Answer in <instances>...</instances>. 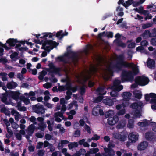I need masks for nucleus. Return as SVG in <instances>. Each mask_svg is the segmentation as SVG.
<instances>
[{
  "instance_id": "1",
  "label": "nucleus",
  "mask_w": 156,
  "mask_h": 156,
  "mask_svg": "<svg viewBox=\"0 0 156 156\" xmlns=\"http://www.w3.org/2000/svg\"><path fill=\"white\" fill-rule=\"evenodd\" d=\"M95 58L97 61L96 65L92 66L89 71L87 70L85 73L76 76L79 83H83L89 78L90 74L97 71H99L103 78L107 80L111 76H112L114 69H120L123 66L130 67L133 71V72L130 71L122 73V81L123 82L132 81L133 79V74H137L139 72L136 65L133 63H128L124 61V57L122 55L119 56L115 55L110 59H108L100 55H96Z\"/></svg>"
},
{
  "instance_id": "2",
  "label": "nucleus",
  "mask_w": 156,
  "mask_h": 156,
  "mask_svg": "<svg viewBox=\"0 0 156 156\" xmlns=\"http://www.w3.org/2000/svg\"><path fill=\"white\" fill-rule=\"evenodd\" d=\"M120 83V80H115L113 82V85L111 86L108 88V89L111 88L115 90L111 92L110 93V94L112 97H117L118 94L116 91H119L123 89L122 86L119 85Z\"/></svg>"
},
{
  "instance_id": "3",
  "label": "nucleus",
  "mask_w": 156,
  "mask_h": 156,
  "mask_svg": "<svg viewBox=\"0 0 156 156\" xmlns=\"http://www.w3.org/2000/svg\"><path fill=\"white\" fill-rule=\"evenodd\" d=\"M35 129V126L33 124H31L25 130H23L21 131L22 134L28 141L29 143L32 142L30 140V138L32 136Z\"/></svg>"
},
{
  "instance_id": "4",
  "label": "nucleus",
  "mask_w": 156,
  "mask_h": 156,
  "mask_svg": "<svg viewBox=\"0 0 156 156\" xmlns=\"http://www.w3.org/2000/svg\"><path fill=\"white\" fill-rule=\"evenodd\" d=\"M58 44L51 40H47L44 41L41 48L42 49L49 52L54 47L58 45Z\"/></svg>"
},
{
  "instance_id": "5",
  "label": "nucleus",
  "mask_w": 156,
  "mask_h": 156,
  "mask_svg": "<svg viewBox=\"0 0 156 156\" xmlns=\"http://www.w3.org/2000/svg\"><path fill=\"white\" fill-rule=\"evenodd\" d=\"M49 66L50 69L48 70V71L49 72L48 74L50 75L52 77V78L50 79L51 81L54 83H56L57 81V80L55 78H53L54 75L52 73H58L60 70V69L59 68L56 67L52 64H49Z\"/></svg>"
},
{
  "instance_id": "6",
  "label": "nucleus",
  "mask_w": 156,
  "mask_h": 156,
  "mask_svg": "<svg viewBox=\"0 0 156 156\" xmlns=\"http://www.w3.org/2000/svg\"><path fill=\"white\" fill-rule=\"evenodd\" d=\"M135 82L141 86L145 85L148 83V78L143 76H138L135 79Z\"/></svg>"
},
{
  "instance_id": "7",
  "label": "nucleus",
  "mask_w": 156,
  "mask_h": 156,
  "mask_svg": "<svg viewBox=\"0 0 156 156\" xmlns=\"http://www.w3.org/2000/svg\"><path fill=\"white\" fill-rule=\"evenodd\" d=\"M113 137L119 140L124 142L127 138V136L122 132H114L112 133Z\"/></svg>"
},
{
  "instance_id": "8",
  "label": "nucleus",
  "mask_w": 156,
  "mask_h": 156,
  "mask_svg": "<svg viewBox=\"0 0 156 156\" xmlns=\"http://www.w3.org/2000/svg\"><path fill=\"white\" fill-rule=\"evenodd\" d=\"M33 109L34 112L38 114H42L45 112L44 107L41 105H35Z\"/></svg>"
},
{
  "instance_id": "9",
  "label": "nucleus",
  "mask_w": 156,
  "mask_h": 156,
  "mask_svg": "<svg viewBox=\"0 0 156 156\" xmlns=\"http://www.w3.org/2000/svg\"><path fill=\"white\" fill-rule=\"evenodd\" d=\"M104 150L105 152L102 153V156H114L115 154L113 149L105 147L104 148Z\"/></svg>"
},
{
  "instance_id": "10",
  "label": "nucleus",
  "mask_w": 156,
  "mask_h": 156,
  "mask_svg": "<svg viewBox=\"0 0 156 156\" xmlns=\"http://www.w3.org/2000/svg\"><path fill=\"white\" fill-rule=\"evenodd\" d=\"M119 119L117 115H115L113 117H110L108 119V124L111 125H113L116 124L119 121Z\"/></svg>"
},
{
  "instance_id": "11",
  "label": "nucleus",
  "mask_w": 156,
  "mask_h": 156,
  "mask_svg": "<svg viewBox=\"0 0 156 156\" xmlns=\"http://www.w3.org/2000/svg\"><path fill=\"white\" fill-rule=\"evenodd\" d=\"M60 103L61 107V111L64 113L65 112L67 109V107L65 104H67V102L66 101L64 98H62L60 99Z\"/></svg>"
},
{
  "instance_id": "12",
  "label": "nucleus",
  "mask_w": 156,
  "mask_h": 156,
  "mask_svg": "<svg viewBox=\"0 0 156 156\" xmlns=\"http://www.w3.org/2000/svg\"><path fill=\"white\" fill-rule=\"evenodd\" d=\"M128 137L132 143H134L138 140V135L134 133H132L129 134Z\"/></svg>"
},
{
  "instance_id": "13",
  "label": "nucleus",
  "mask_w": 156,
  "mask_h": 156,
  "mask_svg": "<svg viewBox=\"0 0 156 156\" xmlns=\"http://www.w3.org/2000/svg\"><path fill=\"white\" fill-rule=\"evenodd\" d=\"M148 143L146 141L141 142L138 145L137 147L138 149L139 150H144L147 147Z\"/></svg>"
},
{
  "instance_id": "14",
  "label": "nucleus",
  "mask_w": 156,
  "mask_h": 156,
  "mask_svg": "<svg viewBox=\"0 0 156 156\" xmlns=\"http://www.w3.org/2000/svg\"><path fill=\"white\" fill-rule=\"evenodd\" d=\"M143 106V103L140 101H139L137 103H133L130 105V107L136 110L140 109L142 106Z\"/></svg>"
},
{
  "instance_id": "15",
  "label": "nucleus",
  "mask_w": 156,
  "mask_h": 156,
  "mask_svg": "<svg viewBox=\"0 0 156 156\" xmlns=\"http://www.w3.org/2000/svg\"><path fill=\"white\" fill-rule=\"evenodd\" d=\"M147 65L149 68L154 69L155 66L154 60L153 59L149 58L147 62Z\"/></svg>"
},
{
  "instance_id": "16",
  "label": "nucleus",
  "mask_w": 156,
  "mask_h": 156,
  "mask_svg": "<svg viewBox=\"0 0 156 156\" xmlns=\"http://www.w3.org/2000/svg\"><path fill=\"white\" fill-rule=\"evenodd\" d=\"M17 86V83L13 81L8 83L6 85L7 87L9 89H12L16 87Z\"/></svg>"
},
{
  "instance_id": "17",
  "label": "nucleus",
  "mask_w": 156,
  "mask_h": 156,
  "mask_svg": "<svg viewBox=\"0 0 156 156\" xmlns=\"http://www.w3.org/2000/svg\"><path fill=\"white\" fill-rule=\"evenodd\" d=\"M141 36L144 38L145 39H147L149 37H152L154 36L152 35L150 31L148 30H145L144 32L142 34Z\"/></svg>"
},
{
  "instance_id": "18",
  "label": "nucleus",
  "mask_w": 156,
  "mask_h": 156,
  "mask_svg": "<svg viewBox=\"0 0 156 156\" xmlns=\"http://www.w3.org/2000/svg\"><path fill=\"white\" fill-rule=\"evenodd\" d=\"M122 95L124 99L128 101L130 99L132 94L130 92H125L122 93Z\"/></svg>"
},
{
  "instance_id": "19",
  "label": "nucleus",
  "mask_w": 156,
  "mask_h": 156,
  "mask_svg": "<svg viewBox=\"0 0 156 156\" xmlns=\"http://www.w3.org/2000/svg\"><path fill=\"white\" fill-rule=\"evenodd\" d=\"M96 92L97 94L101 95L105 94L106 92V91L105 90V87L104 86L98 88L97 89Z\"/></svg>"
},
{
  "instance_id": "20",
  "label": "nucleus",
  "mask_w": 156,
  "mask_h": 156,
  "mask_svg": "<svg viewBox=\"0 0 156 156\" xmlns=\"http://www.w3.org/2000/svg\"><path fill=\"white\" fill-rule=\"evenodd\" d=\"M12 114L14 115L15 116V120L18 121L21 118V115L16 110H13L11 111Z\"/></svg>"
},
{
  "instance_id": "21",
  "label": "nucleus",
  "mask_w": 156,
  "mask_h": 156,
  "mask_svg": "<svg viewBox=\"0 0 156 156\" xmlns=\"http://www.w3.org/2000/svg\"><path fill=\"white\" fill-rule=\"evenodd\" d=\"M156 98V94L154 93H150L145 95V99L147 101H149L150 98Z\"/></svg>"
},
{
  "instance_id": "22",
  "label": "nucleus",
  "mask_w": 156,
  "mask_h": 156,
  "mask_svg": "<svg viewBox=\"0 0 156 156\" xmlns=\"http://www.w3.org/2000/svg\"><path fill=\"white\" fill-rule=\"evenodd\" d=\"M68 55V54H65L63 56L58 57L56 58V60L58 61H62L64 63H67L68 61L66 60V58Z\"/></svg>"
},
{
  "instance_id": "23",
  "label": "nucleus",
  "mask_w": 156,
  "mask_h": 156,
  "mask_svg": "<svg viewBox=\"0 0 156 156\" xmlns=\"http://www.w3.org/2000/svg\"><path fill=\"white\" fill-rule=\"evenodd\" d=\"M149 122L150 121H148L146 119H144L143 122H138V125L140 126L145 127L149 125H151V123H150Z\"/></svg>"
},
{
  "instance_id": "24",
  "label": "nucleus",
  "mask_w": 156,
  "mask_h": 156,
  "mask_svg": "<svg viewBox=\"0 0 156 156\" xmlns=\"http://www.w3.org/2000/svg\"><path fill=\"white\" fill-rule=\"evenodd\" d=\"M20 94V93L17 92H13L11 94V96L12 98L18 101Z\"/></svg>"
},
{
  "instance_id": "25",
  "label": "nucleus",
  "mask_w": 156,
  "mask_h": 156,
  "mask_svg": "<svg viewBox=\"0 0 156 156\" xmlns=\"http://www.w3.org/2000/svg\"><path fill=\"white\" fill-rule=\"evenodd\" d=\"M55 128L59 129V133L61 134L64 133L66 132V129L63 127L61 124L57 125L55 126Z\"/></svg>"
},
{
  "instance_id": "26",
  "label": "nucleus",
  "mask_w": 156,
  "mask_h": 156,
  "mask_svg": "<svg viewBox=\"0 0 156 156\" xmlns=\"http://www.w3.org/2000/svg\"><path fill=\"white\" fill-rule=\"evenodd\" d=\"M126 125V121L125 120H121L117 126L118 129H121L124 128Z\"/></svg>"
},
{
  "instance_id": "27",
  "label": "nucleus",
  "mask_w": 156,
  "mask_h": 156,
  "mask_svg": "<svg viewBox=\"0 0 156 156\" xmlns=\"http://www.w3.org/2000/svg\"><path fill=\"white\" fill-rule=\"evenodd\" d=\"M67 90L72 91L73 92H74L77 90V88L76 87H72L70 86L69 80L67 81V86H66Z\"/></svg>"
},
{
  "instance_id": "28",
  "label": "nucleus",
  "mask_w": 156,
  "mask_h": 156,
  "mask_svg": "<svg viewBox=\"0 0 156 156\" xmlns=\"http://www.w3.org/2000/svg\"><path fill=\"white\" fill-rule=\"evenodd\" d=\"M62 81L63 82H66V84L65 86H60L58 87V90L59 91H62L65 90L66 89L67 90L66 86H67V81H69L68 78H66L65 79H62Z\"/></svg>"
},
{
  "instance_id": "29",
  "label": "nucleus",
  "mask_w": 156,
  "mask_h": 156,
  "mask_svg": "<svg viewBox=\"0 0 156 156\" xmlns=\"http://www.w3.org/2000/svg\"><path fill=\"white\" fill-rule=\"evenodd\" d=\"M23 130H20L19 132H17L15 133V136L16 138V139L18 140L19 141H21L22 140V136L23 135L22 133H21V131Z\"/></svg>"
},
{
  "instance_id": "30",
  "label": "nucleus",
  "mask_w": 156,
  "mask_h": 156,
  "mask_svg": "<svg viewBox=\"0 0 156 156\" xmlns=\"http://www.w3.org/2000/svg\"><path fill=\"white\" fill-rule=\"evenodd\" d=\"M103 102L106 105H108L109 106H112L113 104V103L112 100L109 98H107L103 99Z\"/></svg>"
},
{
  "instance_id": "31",
  "label": "nucleus",
  "mask_w": 156,
  "mask_h": 156,
  "mask_svg": "<svg viewBox=\"0 0 156 156\" xmlns=\"http://www.w3.org/2000/svg\"><path fill=\"white\" fill-rule=\"evenodd\" d=\"M114 42L118 46L122 47H125L126 46V44L122 42V41L119 40L118 39H116L114 41Z\"/></svg>"
},
{
  "instance_id": "32",
  "label": "nucleus",
  "mask_w": 156,
  "mask_h": 156,
  "mask_svg": "<svg viewBox=\"0 0 156 156\" xmlns=\"http://www.w3.org/2000/svg\"><path fill=\"white\" fill-rule=\"evenodd\" d=\"M7 43L9 44L10 46H14L17 43V41L12 39H10L7 40Z\"/></svg>"
},
{
  "instance_id": "33",
  "label": "nucleus",
  "mask_w": 156,
  "mask_h": 156,
  "mask_svg": "<svg viewBox=\"0 0 156 156\" xmlns=\"http://www.w3.org/2000/svg\"><path fill=\"white\" fill-rule=\"evenodd\" d=\"M64 113L62 112V111H58L57 112H55L54 113V117H60L63 119H64V117L63 115V114Z\"/></svg>"
},
{
  "instance_id": "34",
  "label": "nucleus",
  "mask_w": 156,
  "mask_h": 156,
  "mask_svg": "<svg viewBox=\"0 0 156 156\" xmlns=\"http://www.w3.org/2000/svg\"><path fill=\"white\" fill-rule=\"evenodd\" d=\"M114 112L112 110H109L105 112V117L109 118L110 117L114 115Z\"/></svg>"
},
{
  "instance_id": "35",
  "label": "nucleus",
  "mask_w": 156,
  "mask_h": 156,
  "mask_svg": "<svg viewBox=\"0 0 156 156\" xmlns=\"http://www.w3.org/2000/svg\"><path fill=\"white\" fill-rule=\"evenodd\" d=\"M133 93L136 98L140 99L141 98L142 94L140 91L136 90L134 91Z\"/></svg>"
},
{
  "instance_id": "36",
  "label": "nucleus",
  "mask_w": 156,
  "mask_h": 156,
  "mask_svg": "<svg viewBox=\"0 0 156 156\" xmlns=\"http://www.w3.org/2000/svg\"><path fill=\"white\" fill-rule=\"evenodd\" d=\"M20 99L21 101H23L26 105H28L30 102V99L25 97V96L21 97L20 98Z\"/></svg>"
},
{
  "instance_id": "37",
  "label": "nucleus",
  "mask_w": 156,
  "mask_h": 156,
  "mask_svg": "<svg viewBox=\"0 0 156 156\" xmlns=\"http://www.w3.org/2000/svg\"><path fill=\"white\" fill-rule=\"evenodd\" d=\"M78 144L77 142H73L70 143V144L68 145L69 148L70 150H71L73 148L77 147H78Z\"/></svg>"
},
{
  "instance_id": "38",
  "label": "nucleus",
  "mask_w": 156,
  "mask_h": 156,
  "mask_svg": "<svg viewBox=\"0 0 156 156\" xmlns=\"http://www.w3.org/2000/svg\"><path fill=\"white\" fill-rule=\"evenodd\" d=\"M38 128L42 131H44L46 128V124L44 122H41L38 124Z\"/></svg>"
},
{
  "instance_id": "39",
  "label": "nucleus",
  "mask_w": 156,
  "mask_h": 156,
  "mask_svg": "<svg viewBox=\"0 0 156 156\" xmlns=\"http://www.w3.org/2000/svg\"><path fill=\"white\" fill-rule=\"evenodd\" d=\"M7 75V73L5 72H2L0 73V76H1L2 81H5L7 80V78L6 76Z\"/></svg>"
},
{
  "instance_id": "40",
  "label": "nucleus",
  "mask_w": 156,
  "mask_h": 156,
  "mask_svg": "<svg viewBox=\"0 0 156 156\" xmlns=\"http://www.w3.org/2000/svg\"><path fill=\"white\" fill-rule=\"evenodd\" d=\"M0 111L2 112L5 113L6 115H10V111L5 107L2 108Z\"/></svg>"
},
{
  "instance_id": "41",
  "label": "nucleus",
  "mask_w": 156,
  "mask_h": 156,
  "mask_svg": "<svg viewBox=\"0 0 156 156\" xmlns=\"http://www.w3.org/2000/svg\"><path fill=\"white\" fill-rule=\"evenodd\" d=\"M86 151L84 149H81L80 150L76 153V156H80L81 155H83L86 153Z\"/></svg>"
},
{
  "instance_id": "42",
  "label": "nucleus",
  "mask_w": 156,
  "mask_h": 156,
  "mask_svg": "<svg viewBox=\"0 0 156 156\" xmlns=\"http://www.w3.org/2000/svg\"><path fill=\"white\" fill-rule=\"evenodd\" d=\"M99 111V107L97 106L96 107L94 108L93 109L92 113L93 115L97 116L98 115Z\"/></svg>"
},
{
  "instance_id": "43",
  "label": "nucleus",
  "mask_w": 156,
  "mask_h": 156,
  "mask_svg": "<svg viewBox=\"0 0 156 156\" xmlns=\"http://www.w3.org/2000/svg\"><path fill=\"white\" fill-rule=\"evenodd\" d=\"M153 136V133L151 132H148L145 133V137L147 139L150 140L152 139Z\"/></svg>"
},
{
  "instance_id": "44",
  "label": "nucleus",
  "mask_w": 156,
  "mask_h": 156,
  "mask_svg": "<svg viewBox=\"0 0 156 156\" xmlns=\"http://www.w3.org/2000/svg\"><path fill=\"white\" fill-rule=\"evenodd\" d=\"M47 74L46 71L44 70H43L40 73V75L38 76V78L40 80H42L44 79V76Z\"/></svg>"
},
{
  "instance_id": "45",
  "label": "nucleus",
  "mask_w": 156,
  "mask_h": 156,
  "mask_svg": "<svg viewBox=\"0 0 156 156\" xmlns=\"http://www.w3.org/2000/svg\"><path fill=\"white\" fill-rule=\"evenodd\" d=\"M134 121L133 119H130L129 120L127 125V127L129 128H133L134 127Z\"/></svg>"
},
{
  "instance_id": "46",
  "label": "nucleus",
  "mask_w": 156,
  "mask_h": 156,
  "mask_svg": "<svg viewBox=\"0 0 156 156\" xmlns=\"http://www.w3.org/2000/svg\"><path fill=\"white\" fill-rule=\"evenodd\" d=\"M66 94V95L65 97V99L66 100H68L71 98V96L72 95V93L70 90H68Z\"/></svg>"
},
{
  "instance_id": "47",
  "label": "nucleus",
  "mask_w": 156,
  "mask_h": 156,
  "mask_svg": "<svg viewBox=\"0 0 156 156\" xmlns=\"http://www.w3.org/2000/svg\"><path fill=\"white\" fill-rule=\"evenodd\" d=\"M99 151V149L98 148H93L90 150L89 153L91 154H96Z\"/></svg>"
},
{
  "instance_id": "48",
  "label": "nucleus",
  "mask_w": 156,
  "mask_h": 156,
  "mask_svg": "<svg viewBox=\"0 0 156 156\" xmlns=\"http://www.w3.org/2000/svg\"><path fill=\"white\" fill-rule=\"evenodd\" d=\"M133 0H128L126 1L125 3L123 4V6L127 8L130 5L132 4H133Z\"/></svg>"
},
{
  "instance_id": "49",
  "label": "nucleus",
  "mask_w": 156,
  "mask_h": 156,
  "mask_svg": "<svg viewBox=\"0 0 156 156\" xmlns=\"http://www.w3.org/2000/svg\"><path fill=\"white\" fill-rule=\"evenodd\" d=\"M116 10L120 12L118 13V16H121L123 15L124 13L123 12V9L122 8L119 7L117 8Z\"/></svg>"
},
{
  "instance_id": "50",
  "label": "nucleus",
  "mask_w": 156,
  "mask_h": 156,
  "mask_svg": "<svg viewBox=\"0 0 156 156\" xmlns=\"http://www.w3.org/2000/svg\"><path fill=\"white\" fill-rule=\"evenodd\" d=\"M149 122L151 123V126H153L152 128L153 130L155 132H156V123L153 121L152 119L150 120Z\"/></svg>"
},
{
  "instance_id": "51",
  "label": "nucleus",
  "mask_w": 156,
  "mask_h": 156,
  "mask_svg": "<svg viewBox=\"0 0 156 156\" xmlns=\"http://www.w3.org/2000/svg\"><path fill=\"white\" fill-rule=\"evenodd\" d=\"M62 32V31L60 32H58L56 34V37L60 39H62V37L64 35H65L64 34H61ZM67 34L68 33L67 32H66L65 35H67Z\"/></svg>"
},
{
  "instance_id": "52",
  "label": "nucleus",
  "mask_w": 156,
  "mask_h": 156,
  "mask_svg": "<svg viewBox=\"0 0 156 156\" xmlns=\"http://www.w3.org/2000/svg\"><path fill=\"white\" fill-rule=\"evenodd\" d=\"M62 152L64 154L65 156H75L74 155H71L69 153L67 152V149L65 148L62 149Z\"/></svg>"
},
{
  "instance_id": "53",
  "label": "nucleus",
  "mask_w": 156,
  "mask_h": 156,
  "mask_svg": "<svg viewBox=\"0 0 156 156\" xmlns=\"http://www.w3.org/2000/svg\"><path fill=\"white\" fill-rule=\"evenodd\" d=\"M18 55V54L17 52H14L11 55L10 57L12 60L15 61L17 59V57Z\"/></svg>"
},
{
  "instance_id": "54",
  "label": "nucleus",
  "mask_w": 156,
  "mask_h": 156,
  "mask_svg": "<svg viewBox=\"0 0 156 156\" xmlns=\"http://www.w3.org/2000/svg\"><path fill=\"white\" fill-rule=\"evenodd\" d=\"M29 120L32 122L33 123V125L37 124V122L36 121V118L34 116H32L31 117L28 118Z\"/></svg>"
},
{
  "instance_id": "55",
  "label": "nucleus",
  "mask_w": 156,
  "mask_h": 156,
  "mask_svg": "<svg viewBox=\"0 0 156 156\" xmlns=\"http://www.w3.org/2000/svg\"><path fill=\"white\" fill-rule=\"evenodd\" d=\"M1 100L2 102L6 104H8L9 103L7 101V98L6 95H4L1 98Z\"/></svg>"
},
{
  "instance_id": "56",
  "label": "nucleus",
  "mask_w": 156,
  "mask_h": 156,
  "mask_svg": "<svg viewBox=\"0 0 156 156\" xmlns=\"http://www.w3.org/2000/svg\"><path fill=\"white\" fill-rule=\"evenodd\" d=\"M140 108L139 109L136 110L135 112L134 113V115L137 117H140L141 115V111L140 110Z\"/></svg>"
},
{
  "instance_id": "57",
  "label": "nucleus",
  "mask_w": 156,
  "mask_h": 156,
  "mask_svg": "<svg viewBox=\"0 0 156 156\" xmlns=\"http://www.w3.org/2000/svg\"><path fill=\"white\" fill-rule=\"evenodd\" d=\"M73 105H75L76 108H77L78 105L76 104V102L74 101L71 103L69 104L68 109H70L71 108Z\"/></svg>"
},
{
  "instance_id": "58",
  "label": "nucleus",
  "mask_w": 156,
  "mask_h": 156,
  "mask_svg": "<svg viewBox=\"0 0 156 156\" xmlns=\"http://www.w3.org/2000/svg\"><path fill=\"white\" fill-rule=\"evenodd\" d=\"M152 26V23H148L147 24H143L142 25V28L143 29H145L146 28L151 27Z\"/></svg>"
},
{
  "instance_id": "59",
  "label": "nucleus",
  "mask_w": 156,
  "mask_h": 156,
  "mask_svg": "<svg viewBox=\"0 0 156 156\" xmlns=\"http://www.w3.org/2000/svg\"><path fill=\"white\" fill-rule=\"evenodd\" d=\"M103 98V96L102 95L100 96L95 98L94 101V102L95 103H98L102 100Z\"/></svg>"
},
{
  "instance_id": "60",
  "label": "nucleus",
  "mask_w": 156,
  "mask_h": 156,
  "mask_svg": "<svg viewBox=\"0 0 156 156\" xmlns=\"http://www.w3.org/2000/svg\"><path fill=\"white\" fill-rule=\"evenodd\" d=\"M125 110L124 109H122L118 111L116 113V114L119 116L125 114Z\"/></svg>"
},
{
  "instance_id": "61",
  "label": "nucleus",
  "mask_w": 156,
  "mask_h": 156,
  "mask_svg": "<svg viewBox=\"0 0 156 156\" xmlns=\"http://www.w3.org/2000/svg\"><path fill=\"white\" fill-rule=\"evenodd\" d=\"M45 152V151L44 150H40L37 151V154L39 156H43Z\"/></svg>"
},
{
  "instance_id": "62",
  "label": "nucleus",
  "mask_w": 156,
  "mask_h": 156,
  "mask_svg": "<svg viewBox=\"0 0 156 156\" xmlns=\"http://www.w3.org/2000/svg\"><path fill=\"white\" fill-rule=\"evenodd\" d=\"M140 44L142 46H146L148 45V42L146 40H143L141 41Z\"/></svg>"
},
{
  "instance_id": "63",
  "label": "nucleus",
  "mask_w": 156,
  "mask_h": 156,
  "mask_svg": "<svg viewBox=\"0 0 156 156\" xmlns=\"http://www.w3.org/2000/svg\"><path fill=\"white\" fill-rule=\"evenodd\" d=\"M85 130L89 134H90L91 132V129L90 127L87 125H85L84 126Z\"/></svg>"
},
{
  "instance_id": "64",
  "label": "nucleus",
  "mask_w": 156,
  "mask_h": 156,
  "mask_svg": "<svg viewBox=\"0 0 156 156\" xmlns=\"http://www.w3.org/2000/svg\"><path fill=\"white\" fill-rule=\"evenodd\" d=\"M43 86L44 88L48 89L51 88L52 86V84L51 83L47 82L43 85Z\"/></svg>"
}]
</instances>
